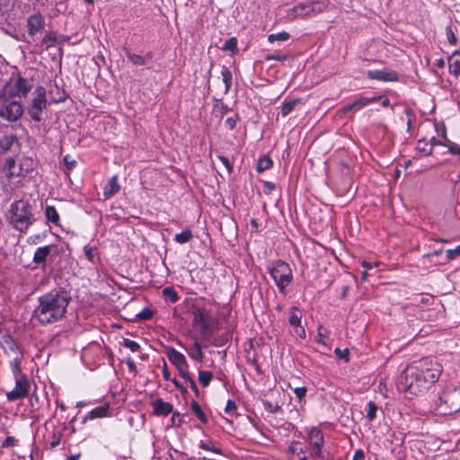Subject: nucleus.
<instances>
[{
	"mask_svg": "<svg viewBox=\"0 0 460 460\" xmlns=\"http://www.w3.org/2000/svg\"><path fill=\"white\" fill-rule=\"evenodd\" d=\"M50 252H51L50 245H45V246L39 247L34 252L32 261L36 265H39L41 268H45L47 259L49 256Z\"/></svg>",
	"mask_w": 460,
	"mask_h": 460,
	"instance_id": "2eb2a0df",
	"label": "nucleus"
},
{
	"mask_svg": "<svg viewBox=\"0 0 460 460\" xmlns=\"http://www.w3.org/2000/svg\"><path fill=\"white\" fill-rule=\"evenodd\" d=\"M369 79L379 80L384 82H395L398 81L397 73L391 70H369L367 73Z\"/></svg>",
	"mask_w": 460,
	"mask_h": 460,
	"instance_id": "ddd939ff",
	"label": "nucleus"
},
{
	"mask_svg": "<svg viewBox=\"0 0 460 460\" xmlns=\"http://www.w3.org/2000/svg\"><path fill=\"white\" fill-rule=\"evenodd\" d=\"M84 255L86 256V258L93 261V258H94V249L91 246H84Z\"/></svg>",
	"mask_w": 460,
	"mask_h": 460,
	"instance_id": "bf43d9fd",
	"label": "nucleus"
},
{
	"mask_svg": "<svg viewBox=\"0 0 460 460\" xmlns=\"http://www.w3.org/2000/svg\"><path fill=\"white\" fill-rule=\"evenodd\" d=\"M192 314L193 326L203 334L211 330L217 323L210 312L204 307H193Z\"/></svg>",
	"mask_w": 460,
	"mask_h": 460,
	"instance_id": "1a4fd4ad",
	"label": "nucleus"
},
{
	"mask_svg": "<svg viewBox=\"0 0 460 460\" xmlns=\"http://www.w3.org/2000/svg\"><path fill=\"white\" fill-rule=\"evenodd\" d=\"M163 295L164 297L168 298L172 303H176L179 300V296L173 290L172 288H164L163 289Z\"/></svg>",
	"mask_w": 460,
	"mask_h": 460,
	"instance_id": "58836bf2",
	"label": "nucleus"
},
{
	"mask_svg": "<svg viewBox=\"0 0 460 460\" xmlns=\"http://www.w3.org/2000/svg\"><path fill=\"white\" fill-rule=\"evenodd\" d=\"M212 378H213V373L210 371L201 370L199 372V380L204 387L208 386Z\"/></svg>",
	"mask_w": 460,
	"mask_h": 460,
	"instance_id": "f704fd0d",
	"label": "nucleus"
},
{
	"mask_svg": "<svg viewBox=\"0 0 460 460\" xmlns=\"http://www.w3.org/2000/svg\"><path fill=\"white\" fill-rule=\"evenodd\" d=\"M71 296L63 288H53L38 298L32 316L43 325L58 322L65 317Z\"/></svg>",
	"mask_w": 460,
	"mask_h": 460,
	"instance_id": "f03ea898",
	"label": "nucleus"
},
{
	"mask_svg": "<svg viewBox=\"0 0 460 460\" xmlns=\"http://www.w3.org/2000/svg\"><path fill=\"white\" fill-rule=\"evenodd\" d=\"M7 219L13 229L26 233L36 220L33 207L28 200L22 199L15 200L10 206Z\"/></svg>",
	"mask_w": 460,
	"mask_h": 460,
	"instance_id": "20e7f679",
	"label": "nucleus"
},
{
	"mask_svg": "<svg viewBox=\"0 0 460 460\" xmlns=\"http://www.w3.org/2000/svg\"><path fill=\"white\" fill-rule=\"evenodd\" d=\"M306 391V387L305 386L296 387L294 389V393L300 402L305 398Z\"/></svg>",
	"mask_w": 460,
	"mask_h": 460,
	"instance_id": "864d4df0",
	"label": "nucleus"
},
{
	"mask_svg": "<svg viewBox=\"0 0 460 460\" xmlns=\"http://www.w3.org/2000/svg\"><path fill=\"white\" fill-rule=\"evenodd\" d=\"M446 34H447V39L448 40V43L450 45H456L457 43V38L455 34V32L453 31L452 30V27L451 26H447V29H446Z\"/></svg>",
	"mask_w": 460,
	"mask_h": 460,
	"instance_id": "c03bdc74",
	"label": "nucleus"
},
{
	"mask_svg": "<svg viewBox=\"0 0 460 460\" xmlns=\"http://www.w3.org/2000/svg\"><path fill=\"white\" fill-rule=\"evenodd\" d=\"M182 416L180 413L174 412L172 416V423L173 426L180 427L182 423Z\"/></svg>",
	"mask_w": 460,
	"mask_h": 460,
	"instance_id": "13d9d810",
	"label": "nucleus"
},
{
	"mask_svg": "<svg viewBox=\"0 0 460 460\" xmlns=\"http://www.w3.org/2000/svg\"><path fill=\"white\" fill-rule=\"evenodd\" d=\"M236 410V404L234 401L228 400L225 408V412L232 414Z\"/></svg>",
	"mask_w": 460,
	"mask_h": 460,
	"instance_id": "6e6d98bb",
	"label": "nucleus"
},
{
	"mask_svg": "<svg viewBox=\"0 0 460 460\" xmlns=\"http://www.w3.org/2000/svg\"><path fill=\"white\" fill-rule=\"evenodd\" d=\"M31 384L26 376L15 377V386L13 390L6 393L9 401H17L28 396Z\"/></svg>",
	"mask_w": 460,
	"mask_h": 460,
	"instance_id": "9d476101",
	"label": "nucleus"
},
{
	"mask_svg": "<svg viewBox=\"0 0 460 460\" xmlns=\"http://www.w3.org/2000/svg\"><path fill=\"white\" fill-rule=\"evenodd\" d=\"M239 120V116L234 115V117H229L226 119L225 125L229 130H233L236 127V123Z\"/></svg>",
	"mask_w": 460,
	"mask_h": 460,
	"instance_id": "de8ad7c7",
	"label": "nucleus"
},
{
	"mask_svg": "<svg viewBox=\"0 0 460 460\" xmlns=\"http://www.w3.org/2000/svg\"><path fill=\"white\" fill-rule=\"evenodd\" d=\"M449 72L455 76L460 75V53L456 50L448 59Z\"/></svg>",
	"mask_w": 460,
	"mask_h": 460,
	"instance_id": "aec40b11",
	"label": "nucleus"
},
{
	"mask_svg": "<svg viewBox=\"0 0 460 460\" xmlns=\"http://www.w3.org/2000/svg\"><path fill=\"white\" fill-rule=\"evenodd\" d=\"M2 103L0 105V118L8 122H16L19 120L23 112V107L20 101L5 97L0 98Z\"/></svg>",
	"mask_w": 460,
	"mask_h": 460,
	"instance_id": "6e6552de",
	"label": "nucleus"
},
{
	"mask_svg": "<svg viewBox=\"0 0 460 460\" xmlns=\"http://www.w3.org/2000/svg\"><path fill=\"white\" fill-rule=\"evenodd\" d=\"M123 51L125 55L128 58V60L135 66H145L146 65V58H143L141 55L132 53L128 48L123 47Z\"/></svg>",
	"mask_w": 460,
	"mask_h": 460,
	"instance_id": "393cba45",
	"label": "nucleus"
},
{
	"mask_svg": "<svg viewBox=\"0 0 460 460\" xmlns=\"http://www.w3.org/2000/svg\"><path fill=\"white\" fill-rule=\"evenodd\" d=\"M365 457V453L362 449H358L354 456H353V460H363Z\"/></svg>",
	"mask_w": 460,
	"mask_h": 460,
	"instance_id": "774afa93",
	"label": "nucleus"
},
{
	"mask_svg": "<svg viewBox=\"0 0 460 460\" xmlns=\"http://www.w3.org/2000/svg\"><path fill=\"white\" fill-rule=\"evenodd\" d=\"M172 404L166 402L162 399H157L153 402L154 413L158 416H167L172 412Z\"/></svg>",
	"mask_w": 460,
	"mask_h": 460,
	"instance_id": "dca6fc26",
	"label": "nucleus"
},
{
	"mask_svg": "<svg viewBox=\"0 0 460 460\" xmlns=\"http://www.w3.org/2000/svg\"><path fill=\"white\" fill-rule=\"evenodd\" d=\"M460 255V244L456 246L455 249H448L447 251V258L449 261H452Z\"/></svg>",
	"mask_w": 460,
	"mask_h": 460,
	"instance_id": "3c124183",
	"label": "nucleus"
},
{
	"mask_svg": "<svg viewBox=\"0 0 460 460\" xmlns=\"http://www.w3.org/2000/svg\"><path fill=\"white\" fill-rule=\"evenodd\" d=\"M31 89L32 84L28 79L22 76L20 73L13 72L0 92V98H23L28 95Z\"/></svg>",
	"mask_w": 460,
	"mask_h": 460,
	"instance_id": "39448f33",
	"label": "nucleus"
},
{
	"mask_svg": "<svg viewBox=\"0 0 460 460\" xmlns=\"http://www.w3.org/2000/svg\"><path fill=\"white\" fill-rule=\"evenodd\" d=\"M317 3H301L288 10L287 18L288 21H294L297 18H305L312 16L315 12Z\"/></svg>",
	"mask_w": 460,
	"mask_h": 460,
	"instance_id": "9b49d317",
	"label": "nucleus"
},
{
	"mask_svg": "<svg viewBox=\"0 0 460 460\" xmlns=\"http://www.w3.org/2000/svg\"><path fill=\"white\" fill-rule=\"evenodd\" d=\"M22 360V352H19V355H17L10 362V365H11V367H12V371H13V373L14 375V377H17L19 376H25L24 374L22 373V369H21Z\"/></svg>",
	"mask_w": 460,
	"mask_h": 460,
	"instance_id": "cd10ccee",
	"label": "nucleus"
},
{
	"mask_svg": "<svg viewBox=\"0 0 460 460\" xmlns=\"http://www.w3.org/2000/svg\"><path fill=\"white\" fill-rule=\"evenodd\" d=\"M17 439L14 437H7L2 443L3 447H10L15 446Z\"/></svg>",
	"mask_w": 460,
	"mask_h": 460,
	"instance_id": "4d7b16f0",
	"label": "nucleus"
},
{
	"mask_svg": "<svg viewBox=\"0 0 460 460\" xmlns=\"http://www.w3.org/2000/svg\"><path fill=\"white\" fill-rule=\"evenodd\" d=\"M221 75L225 84V92L227 93L232 85V73L226 66H223Z\"/></svg>",
	"mask_w": 460,
	"mask_h": 460,
	"instance_id": "7c9ffc66",
	"label": "nucleus"
},
{
	"mask_svg": "<svg viewBox=\"0 0 460 460\" xmlns=\"http://www.w3.org/2000/svg\"><path fill=\"white\" fill-rule=\"evenodd\" d=\"M46 89L39 85L33 92V97L27 107V112L33 121L40 122L43 118L42 114L47 109Z\"/></svg>",
	"mask_w": 460,
	"mask_h": 460,
	"instance_id": "0eeeda50",
	"label": "nucleus"
},
{
	"mask_svg": "<svg viewBox=\"0 0 460 460\" xmlns=\"http://www.w3.org/2000/svg\"><path fill=\"white\" fill-rule=\"evenodd\" d=\"M119 190L120 185L119 184V177L118 175H113L108 184L104 187L103 196L105 199H110L117 194Z\"/></svg>",
	"mask_w": 460,
	"mask_h": 460,
	"instance_id": "a211bd4d",
	"label": "nucleus"
},
{
	"mask_svg": "<svg viewBox=\"0 0 460 460\" xmlns=\"http://www.w3.org/2000/svg\"><path fill=\"white\" fill-rule=\"evenodd\" d=\"M15 140V137L11 135V136H6L3 138L0 139V148L2 149V151L4 153L7 152L8 150L11 149L13 142Z\"/></svg>",
	"mask_w": 460,
	"mask_h": 460,
	"instance_id": "72a5a7b5",
	"label": "nucleus"
},
{
	"mask_svg": "<svg viewBox=\"0 0 460 460\" xmlns=\"http://www.w3.org/2000/svg\"><path fill=\"white\" fill-rule=\"evenodd\" d=\"M325 336L326 335L323 332H322V326H319L318 327V333H317V336L315 338V341L318 342V343L324 344L323 338H325Z\"/></svg>",
	"mask_w": 460,
	"mask_h": 460,
	"instance_id": "338daca9",
	"label": "nucleus"
},
{
	"mask_svg": "<svg viewBox=\"0 0 460 460\" xmlns=\"http://www.w3.org/2000/svg\"><path fill=\"white\" fill-rule=\"evenodd\" d=\"M288 450L293 454H300V453L305 452V449L303 447L302 444L298 441H293L290 444Z\"/></svg>",
	"mask_w": 460,
	"mask_h": 460,
	"instance_id": "37998d69",
	"label": "nucleus"
},
{
	"mask_svg": "<svg viewBox=\"0 0 460 460\" xmlns=\"http://www.w3.org/2000/svg\"><path fill=\"white\" fill-rule=\"evenodd\" d=\"M442 371V365L437 360L423 358L402 373L397 381V387L404 393L422 394L439 380Z\"/></svg>",
	"mask_w": 460,
	"mask_h": 460,
	"instance_id": "f257e3e1",
	"label": "nucleus"
},
{
	"mask_svg": "<svg viewBox=\"0 0 460 460\" xmlns=\"http://www.w3.org/2000/svg\"><path fill=\"white\" fill-rule=\"evenodd\" d=\"M272 164L273 162L270 159V157L269 155H264L258 160L257 171L258 172H263L266 170L270 169L272 166Z\"/></svg>",
	"mask_w": 460,
	"mask_h": 460,
	"instance_id": "c85d7f7f",
	"label": "nucleus"
},
{
	"mask_svg": "<svg viewBox=\"0 0 460 460\" xmlns=\"http://www.w3.org/2000/svg\"><path fill=\"white\" fill-rule=\"evenodd\" d=\"M380 98L381 97H371V98L360 97L352 102V107L355 111H358L370 103L377 102L378 100H380Z\"/></svg>",
	"mask_w": 460,
	"mask_h": 460,
	"instance_id": "a878e982",
	"label": "nucleus"
},
{
	"mask_svg": "<svg viewBox=\"0 0 460 460\" xmlns=\"http://www.w3.org/2000/svg\"><path fill=\"white\" fill-rule=\"evenodd\" d=\"M218 159L221 161V163L226 166V168L227 169L228 172H231L232 170H233V167L229 162V159L224 155H219L218 156Z\"/></svg>",
	"mask_w": 460,
	"mask_h": 460,
	"instance_id": "680f3d73",
	"label": "nucleus"
},
{
	"mask_svg": "<svg viewBox=\"0 0 460 460\" xmlns=\"http://www.w3.org/2000/svg\"><path fill=\"white\" fill-rule=\"evenodd\" d=\"M301 103H302V100L300 98H296V99H291V100H288V101H285L282 103L281 115L283 117H287L288 115H289L295 110V108L298 104H301Z\"/></svg>",
	"mask_w": 460,
	"mask_h": 460,
	"instance_id": "412c9836",
	"label": "nucleus"
},
{
	"mask_svg": "<svg viewBox=\"0 0 460 460\" xmlns=\"http://www.w3.org/2000/svg\"><path fill=\"white\" fill-rule=\"evenodd\" d=\"M19 165L22 177H25L34 170L35 163L31 157H22L19 162Z\"/></svg>",
	"mask_w": 460,
	"mask_h": 460,
	"instance_id": "4be33fe9",
	"label": "nucleus"
},
{
	"mask_svg": "<svg viewBox=\"0 0 460 460\" xmlns=\"http://www.w3.org/2000/svg\"><path fill=\"white\" fill-rule=\"evenodd\" d=\"M290 35L287 31H281L278 33H272L268 36V41L274 43L275 41H287L289 40Z\"/></svg>",
	"mask_w": 460,
	"mask_h": 460,
	"instance_id": "473e14b6",
	"label": "nucleus"
},
{
	"mask_svg": "<svg viewBox=\"0 0 460 460\" xmlns=\"http://www.w3.org/2000/svg\"><path fill=\"white\" fill-rule=\"evenodd\" d=\"M45 217L49 223H52L55 226H58L60 222V217L58 210L54 206L47 205L45 208Z\"/></svg>",
	"mask_w": 460,
	"mask_h": 460,
	"instance_id": "5701e85b",
	"label": "nucleus"
},
{
	"mask_svg": "<svg viewBox=\"0 0 460 460\" xmlns=\"http://www.w3.org/2000/svg\"><path fill=\"white\" fill-rule=\"evenodd\" d=\"M377 406L376 404L370 401L367 403V418L369 420H373L376 417Z\"/></svg>",
	"mask_w": 460,
	"mask_h": 460,
	"instance_id": "a19ab883",
	"label": "nucleus"
},
{
	"mask_svg": "<svg viewBox=\"0 0 460 460\" xmlns=\"http://www.w3.org/2000/svg\"><path fill=\"white\" fill-rule=\"evenodd\" d=\"M200 447L204 450L211 451L216 454H221V450L217 447H216L211 440L201 442Z\"/></svg>",
	"mask_w": 460,
	"mask_h": 460,
	"instance_id": "79ce46f5",
	"label": "nucleus"
},
{
	"mask_svg": "<svg viewBox=\"0 0 460 460\" xmlns=\"http://www.w3.org/2000/svg\"><path fill=\"white\" fill-rule=\"evenodd\" d=\"M123 345L129 349L132 352H136L140 349V345L132 340L129 339H124L123 340Z\"/></svg>",
	"mask_w": 460,
	"mask_h": 460,
	"instance_id": "a18cd8bd",
	"label": "nucleus"
},
{
	"mask_svg": "<svg viewBox=\"0 0 460 460\" xmlns=\"http://www.w3.org/2000/svg\"><path fill=\"white\" fill-rule=\"evenodd\" d=\"M294 328V331L296 333V335L301 338V339H305L306 334H305V331L304 329V327L301 326V324H299V327H293Z\"/></svg>",
	"mask_w": 460,
	"mask_h": 460,
	"instance_id": "69168bd1",
	"label": "nucleus"
},
{
	"mask_svg": "<svg viewBox=\"0 0 460 460\" xmlns=\"http://www.w3.org/2000/svg\"><path fill=\"white\" fill-rule=\"evenodd\" d=\"M45 26V18L40 13H35L30 15L27 19V31L30 36H35L40 32Z\"/></svg>",
	"mask_w": 460,
	"mask_h": 460,
	"instance_id": "f8f14e48",
	"label": "nucleus"
},
{
	"mask_svg": "<svg viewBox=\"0 0 460 460\" xmlns=\"http://www.w3.org/2000/svg\"><path fill=\"white\" fill-rule=\"evenodd\" d=\"M5 341V344L6 346L8 347V349L13 351V352H17L19 354V352H21L19 350V348H18V345L17 343L14 341V340L10 337V336H7L4 340Z\"/></svg>",
	"mask_w": 460,
	"mask_h": 460,
	"instance_id": "49530a36",
	"label": "nucleus"
},
{
	"mask_svg": "<svg viewBox=\"0 0 460 460\" xmlns=\"http://www.w3.org/2000/svg\"><path fill=\"white\" fill-rule=\"evenodd\" d=\"M188 367H178L177 369L179 370V373H180V376L185 379L186 382H188L190 380V378H192L190 376V373L188 371H186V368Z\"/></svg>",
	"mask_w": 460,
	"mask_h": 460,
	"instance_id": "052dcab7",
	"label": "nucleus"
},
{
	"mask_svg": "<svg viewBox=\"0 0 460 460\" xmlns=\"http://www.w3.org/2000/svg\"><path fill=\"white\" fill-rule=\"evenodd\" d=\"M109 412V407L108 406H99L92 410L89 413V419H96V418H102L108 415ZM88 417L84 418V422L86 421Z\"/></svg>",
	"mask_w": 460,
	"mask_h": 460,
	"instance_id": "bb28decb",
	"label": "nucleus"
},
{
	"mask_svg": "<svg viewBox=\"0 0 460 460\" xmlns=\"http://www.w3.org/2000/svg\"><path fill=\"white\" fill-rule=\"evenodd\" d=\"M436 128H437V131L438 133L445 139L447 141V129H446V127L445 125L442 123L440 126L439 125H436Z\"/></svg>",
	"mask_w": 460,
	"mask_h": 460,
	"instance_id": "0e129e2a",
	"label": "nucleus"
},
{
	"mask_svg": "<svg viewBox=\"0 0 460 460\" xmlns=\"http://www.w3.org/2000/svg\"><path fill=\"white\" fill-rule=\"evenodd\" d=\"M154 315V311L149 308H144L137 314V317L141 320H150Z\"/></svg>",
	"mask_w": 460,
	"mask_h": 460,
	"instance_id": "09e8293b",
	"label": "nucleus"
},
{
	"mask_svg": "<svg viewBox=\"0 0 460 460\" xmlns=\"http://www.w3.org/2000/svg\"><path fill=\"white\" fill-rule=\"evenodd\" d=\"M334 352L338 356L339 358L344 359L345 361L349 360V351L348 349H341L337 348V349H335Z\"/></svg>",
	"mask_w": 460,
	"mask_h": 460,
	"instance_id": "603ef678",
	"label": "nucleus"
},
{
	"mask_svg": "<svg viewBox=\"0 0 460 460\" xmlns=\"http://www.w3.org/2000/svg\"><path fill=\"white\" fill-rule=\"evenodd\" d=\"M189 355L196 359V360H199V361H202L203 360V358H204V354L201 350V346L200 344L196 341L194 344H193V349H192V351L189 352Z\"/></svg>",
	"mask_w": 460,
	"mask_h": 460,
	"instance_id": "c9c22d12",
	"label": "nucleus"
},
{
	"mask_svg": "<svg viewBox=\"0 0 460 460\" xmlns=\"http://www.w3.org/2000/svg\"><path fill=\"white\" fill-rule=\"evenodd\" d=\"M64 163L67 170H72L76 164V161L72 159L68 155L64 157Z\"/></svg>",
	"mask_w": 460,
	"mask_h": 460,
	"instance_id": "5fc2aeb1",
	"label": "nucleus"
},
{
	"mask_svg": "<svg viewBox=\"0 0 460 460\" xmlns=\"http://www.w3.org/2000/svg\"><path fill=\"white\" fill-rule=\"evenodd\" d=\"M222 49L226 50V51H231L233 53H236L238 51L236 38L233 37V38H230L229 40H227L224 43Z\"/></svg>",
	"mask_w": 460,
	"mask_h": 460,
	"instance_id": "e433bc0d",
	"label": "nucleus"
},
{
	"mask_svg": "<svg viewBox=\"0 0 460 460\" xmlns=\"http://www.w3.org/2000/svg\"><path fill=\"white\" fill-rule=\"evenodd\" d=\"M416 149L426 155L432 154V147H429V143L425 139L418 141Z\"/></svg>",
	"mask_w": 460,
	"mask_h": 460,
	"instance_id": "4c0bfd02",
	"label": "nucleus"
},
{
	"mask_svg": "<svg viewBox=\"0 0 460 460\" xmlns=\"http://www.w3.org/2000/svg\"><path fill=\"white\" fill-rule=\"evenodd\" d=\"M447 146H448V152L451 155H459L460 156V146L457 144L452 143L449 140H447Z\"/></svg>",
	"mask_w": 460,
	"mask_h": 460,
	"instance_id": "8fccbe9b",
	"label": "nucleus"
},
{
	"mask_svg": "<svg viewBox=\"0 0 460 460\" xmlns=\"http://www.w3.org/2000/svg\"><path fill=\"white\" fill-rule=\"evenodd\" d=\"M268 271L274 279L279 292L285 296L287 294V287L293 279L292 270L289 264L281 260L275 261L268 266Z\"/></svg>",
	"mask_w": 460,
	"mask_h": 460,
	"instance_id": "423d86ee",
	"label": "nucleus"
},
{
	"mask_svg": "<svg viewBox=\"0 0 460 460\" xmlns=\"http://www.w3.org/2000/svg\"><path fill=\"white\" fill-rule=\"evenodd\" d=\"M172 382L175 385V387L182 394H185L188 393L185 386H183L176 378H172Z\"/></svg>",
	"mask_w": 460,
	"mask_h": 460,
	"instance_id": "e2e57ef3",
	"label": "nucleus"
},
{
	"mask_svg": "<svg viewBox=\"0 0 460 460\" xmlns=\"http://www.w3.org/2000/svg\"><path fill=\"white\" fill-rule=\"evenodd\" d=\"M307 440L314 447H323L324 444L323 434L318 428H312L309 430Z\"/></svg>",
	"mask_w": 460,
	"mask_h": 460,
	"instance_id": "f3484780",
	"label": "nucleus"
},
{
	"mask_svg": "<svg viewBox=\"0 0 460 460\" xmlns=\"http://www.w3.org/2000/svg\"><path fill=\"white\" fill-rule=\"evenodd\" d=\"M191 410L194 412V414L196 415V417L202 423H207L208 422V419H207L205 413L202 411L201 407L199 406V404L196 401H192L191 402Z\"/></svg>",
	"mask_w": 460,
	"mask_h": 460,
	"instance_id": "2f4dec72",
	"label": "nucleus"
},
{
	"mask_svg": "<svg viewBox=\"0 0 460 460\" xmlns=\"http://www.w3.org/2000/svg\"><path fill=\"white\" fill-rule=\"evenodd\" d=\"M193 237L192 232L190 229H185L182 232L176 234L174 241L178 243H186L190 242Z\"/></svg>",
	"mask_w": 460,
	"mask_h": 460,
	"instance_id": "c756f323",
	"label": "nucleus"
},
{
	"mask_svg": "<svg viewBox=\"0 0 460 460\" xmlns=\"http://www.w3.org/2000/svg\"><path fill=\"white\" fill-rule=\"evenodd\" d=\"M302 313L296 306H293L289 313L288 323L292 327H299Z\"/></svg>",
	"mask_w": 460,
	"mask_h": 460,
	"instance_id": "b1692460",
	"label": "nucleus"
},
{
	"mask_svg": "<svg viewBox=\"0 0 460 460\" xmlns=\"http://www.w3.org/2000/svg\"><path fill=\"white\" fill-rule=\"evenodd\" d=\"M431 411L436 415H451L460 411V386L447 385L435 395Z\"/></svg>",
	"mask_w": 460,
	"mask_h": 460,
	"instance_id": "7ed1b4c3",
	"label": "nucleus"
},
{
	"mask_svg": "<svg viewBox=\"0 0 460 460\" xmlns=\"http://www.w3.org/2000/svg\"><path fill=\"white\" fill-rule=\"evenodd\" d=\"M166 355L170 362L174 365L177 368L180 367H188V363L185 356L176 350L172 347H168L166 349Z\"/></svg>",
	"mask_w": 460,
	"mask_h": 460,
	"instance_id": "4468645a",
	"label": "nucleus"
},
{
	"mask_svg": "<svg viewBox=\"0 0 460 460\" xmlns=\"http://www.w3.org/2000/svg\"><path fill=\"white\" fill-rule=\"evenodd\" d=\"M50 42V46L54 45L58 42V35L55 31H49L48 34H46L43 39L41 40V45H45L47 43ZM47 47H49L48 45Z\"/></svg>",
	"mask_w": 460,
	"mask_h": 460,
	"instance_id": "ea45409f",
	"label": "nucleus"
},
{
	"mask_svg": "<svg viewBox=\"0 0 460 460\" xmlns=\"http://www.w3.org/2000/svg\"><path fill=\"white\" fill-rule=\"evenodd\" d=\"M7 176L9 178L22 177L19 164L13 158H8L5 162Z\"/></svg>",
	"mask_w": 460,
	"mask_h": 460,
	"instance_id": "6ab92c4d",
	"label": "nucleus"
}]
</instances>
